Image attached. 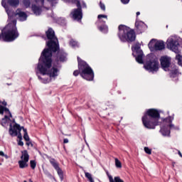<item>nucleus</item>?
I'll return each instance as SVG.
<instances>
[{
  "label": "nucleus",
  "mask_w": 182,
  "mask_h": 182,
  "mask_svg": "<svg viewBox=\"0 0 182 182\" xmlns=\"http://www.w3.org/2000/svg\"><path fill=\"white\" fill-rule=\"evenodd\" d=\"M102 18H104V19H106V21H107V15L99 14L97 16V19L100 21V22H102L104 23L98 26V29L99 31H100V32H102V33H107L109 28L106 25V21H103Z\"/></svg>",
  "instance_id": "nucleus-12"
},
{
  "label": "nucleus",
  "mask_w": 182,
  "mask_h": 182,
  "mask_svg": "<svg viewBox=\"0 0 182 182\" xmlns=\"http://www.w3.org/2000/svg\"><path fill=\"white\" fill-rule=\"evenodd\" d=\"M122 4H124V5H127V4H129L130 2V0H121Z\"/></svg>",
  "instance_id": "nucleus-39"
},
{
  "label": "nucleus",
  "mask_w": 182,
  "mask_h": 182,
  "mask_svg": "<svg viewBox=\"0 0 182 182\" xmlns=\"http://www.w3.org/2000/svg\"><path fill=\"white\" fill-rule=\"evenodd\" d=\"M160 132L164 136H168V137H170V129L168 128V126L166 124L161 127Z\"/></svg>",
  "instance_id": "nucleus-17"
},
{
  "label": "nucleus",
  "mask_w": 182,
  "mask_h": 182,
  "mask_svg": "<svg viewBox=\"0 0 182 182\" xmlns=\"http://www.w3.org/2000/svg\"><path fill=\"white\" fill-rule=\"evenodd\" d=\"M46 33L48 39H49L47 43L48 48L43 51L40 58L38 70L41 76L38 73L37 75L40 80H43L44 83H48L52 77L58 76V68H52V52L59 50V43L58 38L55 36V31L52 28H49Z\"/></svg>",
  "instance_id": "nucleus-1"
},
{
  "label": "nucleus",
  "mask_w": 182,
  "mask_h": 182,
  "mask_svg": "<svg viewBox=\"0 0 182 182\" xmlns=\"http://www.w3.org/2000/svg\"><path fill=\"white\" fill-rule=\"evenodd\" d=\"M160 62L162 69L167 72L168 68H170V65H171V58L168 56H162L160 58Z\"/></svg>",
  "instance_id": "nucleus-13"
},
{
  "label": "nucleus",
  "mask_w": 182,
  "mask_h": 182,
  "mask_svg": "<svg viewBox=\"0 0 182 182\" xmlns=\"http://www.w3.org/2000/svg\"><path fill=\"white\" fill-rule=\"evenodd\" d=\"M109 182H124L123 179L120 178L119 176H115L113 179V176L109 175V172H107Z\"/></svg>",
  "instance_id": "nucleus-18"
},
{
  "label": "nucleus",
  "mask_w": 182,
  "mask_h": 182,
  "mask_svg": "<svg viewBox=\"0 0 182 182\" xmlns=\"http://www.w3.org/2000/svg\"><path fill=\"white\" fill-rule=\"evenodd\" d=\"M43 171L44 174H46V176H50V173H49V171H48L47 169H43Z\"/></svg>",
  "instance_id": "nucleus-36"
},
{
  "label": "nucleus",
  "mask_w": 182,
  "mask_h": 182,
  "mask_svg": "<svg viewBox=\"0 0 182 182\" xmlns=\"http://www.w3.org/2000/svg\"><path fill=\"white\" fill-rule=\"evenodd\" d=\"M139 15H140V11L136 12V21L139 19Z\"/></svg>",
  "instance_id": "nucleus-47"
},
{
  "label": "nucleus",
  "mask_w": 182,
  "mask_h": 182,
  "mask_svg": "<svg viewBox=\"0 0 182 182\" xmlns=\"http://www.w3.org/2000/svg\"><path fill=\"white\" fill-rule=\"evenodd\" d=\"M79 73H80V71L77 70H75L73 73L74 76H77L79 75Z\"/></svg>",
  "instance_id": "nucleus-43"
},
{
  "label": "nucleus",
  "mask_w": 182,
  "mask_h": 182,
  "mask_svg": "<svg viewBox=\"0 0 182 182\" xmlns=\"http://www.w3.org/2000/svg\"><path fill=\"white\" fill-rule=\"evenodd\" d=\"M173 120H174V117L169 116L164 119V122L169 124L170 123H172Z\"/></svg>",
  "instance_id": "nucleus-26"
},
{
  "label": "nucleus",
  "mask_w": 182,
  "mask_h": 182,
  "mask_svg": "<svg viewBox=\"0 0 182 182\" xmlns=\"http://www.w3.org/2000/svg\"><path fill=\"white\" fill-rule=\"evenodd\" d=\"M23 132H24L23 139L26 140V141H29V136L28 135V132L26 131V129L23 128Z\"/></svg>",
  "instance_id": "nucleus-27"
},
{
  "label": "nucleus",
  "mask_w": 182,
  "mask_h": 182,
  "mask_svg": "<svg viewBox=\"0 0 182 182\" xmlns=\"http://www.w3.org/2000/svg\"><path fill=\"white\" fill-rule=\"evenodd\" d=\"M58 58H59V59H58V60H60V62H64V60H65V59H66V54L59 53Z\"/></svg>",
  "instance_id": "nucleus-24"
},
{
  "label": "nucleus",
  "mask_w": 182,
  "mask_h": 182,
  "mask_svg": "<svg viewBox=\"0 0 182 182\" xmlns=\"http://www.w3.org/2000/svg\"><path fill=\"white\" fill-rule=\"evenodd\" d=\"M11 85H12V84L7 83V85H8V86H11Z\"/></svg>",
  "instance_id": "nucleus-51"
},
{
  "label": "nucleus",
  "mask_w": 182,
  "mask_h": 182,
  "mask_svg": "<svg viewBox=\"0 0 182 182\" xmlns=\"http://www.w3.org/2000/svg\"><path fill=\"white\" fill-rule=\"evenodd\" d=\"M36 2H41V5H43V2L45 0H35Z\"/></svg>",
  "instance_id": "nucleus-44"
},
{
  "label": "nucleus",
  "mask_w": 182,
  "mask_h": 182,
  "mask_svg": "<svg viewBox=\"0 0 182 182\" xmlns=\"http://www.w3.org/2000/svg\"><path fill=\"white\" fill-rule=\"evenodd\" d=\"M148 47L150 50L153 52L154 50H163L166 48V45L163 41H158L156 42V40L152 39L148 44Z\"/></svg>",
  "instance_id": "nucleus-8"
},
{
  "label": "nucleus",
  "mask_w": 182,
  "mask_h": 182,
  "mask_svg": "<svg viewBox=\"0 0 182 182\" xmlns=\"http://www.w3.org/2000/svg\"><path fill=\"white\" fill-rule=\"evenodd\" d=\"M160 112L154 108L146 110L142 117V123L146 129H154L160 124Z\"/></svg>",
  "instance_id": "nucleus-2"
},
{
  "label": "nucleus",
  "mask_w": 182,
  "mask_h": 182,
  "mask_svg": "<svg viewBox=\"0 0 182 182\" xmlns=\"http://www.w3.org/2000/svg\"><path fill=\"white\" fill-rule=\"evenodd\" d=\"M4 111L7 113V114H9L10 117H12V114H11V112H9V109L6 107H4Z\"/></svg>",
  "instance_id": "nucleus-35"
},
{
  "label": "nucleus",
  "mask_w": 182,
  "mask_h": 182,
  "mask_svg": "<svg viewBox=\"0 0 182 182\" xmlns=\"http://www.w3.org/2000/svg\"><path fill=\"white\" fill-rule=\"evenodd\" d=\"M30 166L33 170L35 169V167H36V162L35 161H31Z\"/></svg>",
  "instance_id": "nucleus-31"
},
{
  "label": "nucleus",
  "mask_w": 182,
  "mask_h": 182,
  "mask_svg": "<svg viewBox=\"0 0 182 182\" xmlns=\"http://www.w3.org/2000/svg\"><path fill=\"white\" fill-rule=\"evenodd\" d=\"M4 107H0V114H4Z\"/></svg>",
  "instance_id": "nucleus-42"
},
{
  "label": "nucleus",
  "mask_w": 182,
  "mask_h": 182,
  "mask_svg": "<svg viewBox=\"0 0 182 182\" xmlns=\"http://www.w3.org/2000/svg\"><path fill=\"white\" fill-rule=\"evenodd\" d=\"M1 5H2V6H4V8L8 7V6H6V1H5V0L1 1Z\"/></svg>",
  "instance_id": "nucleus-38"
},
{
  "label": "nucleus",
  "mask_w": 182,
  "mask_h": 182,
  "mask_svg": "<svg viewBox=\"0 0 182 182\" xmlns=\"http://www.w3.org/2000/svg\"><path fill=\"white\" fill-rule=\"evenodd\" d=\"M15 16L19 18L20 21H26V18H28V16H26V13L21 11L20 9L16 11Z\"/></svg>",
  "instance_id": "nucleus-16"
},
{
  "label": "nucleus",
  "mask_w": 182,
  "mask_h": 182,
  "mask_svg": "<svg viewBox=\"0 0 182 182\" xmlns=\"http://www.w3.org/2000/svg\"><path fill=\"white\" fill-rule=\"evenodd\" d=\"M168 126V129H176V127H174V124L170 123L169 124H166Z\"/></svg>",
  "instance_id": "nucleus-37"
},
{
  "label": "nucleus",
  "mask_w": 182,
  "mask_h": 182,
  "mask_svg": "<svg viewBox=\"0 0 182 182\" xmlns=\"http://www.w3.org/2000/svg\"><path fill=\"white\" fill-rule=\"evenodd\" d=\"M159 59L157 58H151L150 60L146 61L144 68L148 72H151L154 73V72H159Z\"/></svg>",
  "instance_id": "nucleus-7"
},
{
  "label": "nucleus",
  "mask_w": 182,
  "mask_h": 182,
  "mask_svg": "<svg viewBox=\"0 0 182 182\" xmlns=\"http://www.w3.org/2000/svg\"><path fill=\"white\" fill-rule=\"evenodd\" d=\"M92 182H95L93 180H92Z\"/></svg>",
  "instance_id": "nucleus-56"
},
{
  "label": "nucleus",
  "mask_w": 182,
  "mask_h": 182,
  "mask_svg": "<svg viewBox=\"0 0 182 182\" xmlns=\"http://www.w3.org/2000/svg\"><path fill=\"white\" fill-rule=\"evenodd\" d=\"M23 4L26 8H28L31 5V1L29 0H24Z\"/></svg>",
  "instance_id": "nucleus-34"
},
{
  "label": "nucleus",
  "mask_w": 182,
  "mask_h": 182,
  "mask_svg": "<svg viewBox=\"0 0 182 182\" xmlns=\"http://www.w3.org/2000/svg\"><path fill=\"white\" fill-rule=\"evenodd\" d=\"M23 129V127H21V125L18 124H15L14 127L10 124L9 129V134H11L13 137L17 136L18 140H22V134H21V131Z\"/></svg>",
  "instance_id": "nucleus-9"
},
{
  "label": "nucleus",
  "mask_w": 182,
  "mask_h": 182,
  "mask_svg": "<svg viewBox=\"0 0 182 182\" xmlns=\"http://www.w3.org/2000/svg\"><path fill=\"white\" fill-rule=\"evenodd\" d=\"M0 156H1L2 157H6V159H8V156L5 155V154L2 151H0Z\"/></svg>",
  "instance_id": "nucleus-40"
},
{
  "label": "nucleus",
  "mask_w": 182,
  "mask_h": 182,
  "mask_svg": "<svg viewBox=\"0 0 182 182\" xmlns=\"http://www.w3.org/2000/svg\"><path fill=\"white\" fill-rule=\"evenodd\" d=\"M72 4H76L78 9H75L73 13V18L75 21H80L82 19V9L80 8V1L77 0H70Z\"/></svg>",
  "instance_id": "nucleus-10"
},
{
  "label": "nucleus",
  "mask_w": 182,
  "mask_h": 182,
  "mask_svg": "<svg viewBox=\"0 0 182 182\" xmlns=\"http://www.w3.org/2000/svg\"><path fill=\"white\" fill-rule=\"evenodd\" d=\"M136 60L138 63H140V64L144 63L143 52L142 53H137V56L136 57Z\"/></svg>",
  "instance_id": "nucleus-22"
},
{
  "label": "nucleus",
  "mask_w": 182,
  "mask_h": 182,
  "mask_svg": "<svg viewBox=\"0 0 182 182\" xmlns=\"http://www.w3.org/2000/svg\"><path fill=\"white\" fill-rule=\"evenodd\" d=\"M29 181H30V182H33V181H32V180H31V179H29Z\"/></svg>",
  "instance_id": "nucleus-52"
},
{
  "label": "nucleus",
  "mask_w": 182,
  "mask_h": 182,
  "mask_svg": "<svg viewBox=\"0 0 182 182\" xmlns=\"http://www.w3.org/2000/svg\"><path fill=\"white\" fill-rule=\"evenodd\" d=\"M132 50H134L136 53H141L143 52V50H141L140 49V45L139 44H135L134 46H133L132 48Z\"/></svg>",
  "instance_id": "nucleus-23"
},
{
  "label": "nucleus",
  "mask_w": 182,
  "mask_h": 182,
  "mask_svg": "<svg viewBox=\"0 0 182 182\" xmlns=\"http://www.w3.org/2000/svg\"><path fill=\"white\" fill-rule=\"evenodd\" d=\"M18 146H23V141H22V139L17 140Z\"/></svg>",
  "instance_id": "nucleus-41"
},
{
  "label": "nucleus",
  "mask_w": 182,
  "mask_h": 182,
  "mask_svg": "<svg viewBox=\"0 0 182 182\" xmlns=\"http://www.w3.org/2000/svg\"><path fill=\"white\" fill-rule=\"evenodd\" d=\"M63 143H65V144L69 143V139H65L63 140Z\"/></svg>",
  "instance_id": "nucleus-46"
},
{
  "label": "nucleus",
  "mask_w": 182,
  "mask_h": 182,
  "mask_svg": "<svg viewBox=\"0 0 182 182\" xmlns=\"http://www.w3.org/2000/svg\"><path fill=\"white\" fill-rule=\"evenodd\" d=\"M144 151L146 154H151V149L147 146L144 147Z\"/></svg>",
  "instance_id": "nucleus-32"
},
{
  "label": "nucleus",
  "mask_w": 182,
  "mask_h": 182,
  "mask_svg": "<svg viewBox=\"0 0 182 182\" xmlns=\"http://www.w3.org/2000/svg\"><path fill=\"white\" fill-rule=\"evenodd\" d=\"M78 60V69L80 76L85 80H92V68L87 63L82 60L79 57Z\"/></svg>",
  "instance_id": "nucleus-5"
},
{
  "label": "nucleus",
  "mask_w": 182,
  "mask_h": 182,
  "mask_svg": "<svg viewBox=\"0 0 182 182\" xmlns=\"http://www.w3.org/2000/svg\"><path fill=\"white\" fill-rule=\"evenodd\" d=\"M117 36L121 42L132 43L136 41V31L134 29L130 28V27L120 24L118 26Z\"/></svg>",
  "instance_id": "nucleus-3"
},
{
  "label": "nucleus",
  "mask_w": 182,
  "mask_h": 182,
  "mask_svg": "<svg viewBox=\"0 0 182 182\" xmlns=\"http://www.w3.org/2000/svg\"><path fill=\"white\" fill-rule=\"evenodd\" d=\"M50 163L52 164L53 167L56 170L61 181H63V171L59 167V164H58V162L54 159H50Z\"/></svg>",
  "instance_id": "nucleus-14"
},
{
  "label": "nucleus",
  "mask_w": 182,
  "mask_h": 182,
  "mask_svg": "<svg viewBox=\"0 0 182 182\" xmlns=\"http://www.w3.org/2000/svg\"><path fill=\"white\" fill-rule=\"evenodd\" d=\"M50 2H53L55 0H48Z\"/></svg>",
  "instance_id": "nucleus-50"
},
{
  "label": "nucleus",
  "mask_w": 182,
  "mask_h": 182,
  "mask_svg": "<svg viewBox=\"0 0 182 182\" xmlns=\"http://www.w3.org/2000/svg\"><path fill=\"white\" fill-rule=\"evenodd\" d=\"M19 0H7V4L12 8H18L19 6Z\"/></svg>",
  "instance_id": "nucleus-19"
},
{
  "label": "nucleus",
  "mask_w": 182,
  "mask_h": 182,
  "mask_svg": "<svg viewBox=\"0 0 182 182\" xmlns=\"http://www.w3.org/2000/svg\"><path fill=\"white\" fill-rule=\"evenodd\" d=\"M95 77V73H93V70H92V80H93Z\"/></svg>",
  "instance_id": "nucleus-48"
},
{
  "label": "nucleus",
  "mask_w": 182,
  "mask_h": 182,
  "mask_svg": "<svg viewBox=\"0 0 182 182\" xmlns=\"http://www.w3.org/2000/svg\"><path fill=\"white\" fill-rule=\"evenodd\" d=\"M85 177L87 178H88L89 181L90 182H92V174L87 173V172H85Z\"/></svg>",
  "instance_id": "nucleus-30"
},
{
  "label": "nucleus",
  "mask_w": 182,
  "mask_h": 182,
  "mask_svg": "<svg viewBox=\"0 0 182 182\" xmlns=\"http://www.w3.org/2000/svg\"><path fill=\"white\" fill-rule=\"evenodd\" d=\"M29 161V154L28 151L24 150L21 151V160L18 161L20 168H25L28 167V162Z\"/></svg>",
  "instance_id": "nucleus-11"
},
{
  "label": "nucleus",
  "mask_w": 182,
  "mask_h": 182,
  "mask_svg": "<svg viewBox=\"0 0 182 182\" xmlns=\"http://www.w3.org/2000/svg\"><path fill=\"white\" fill-rule=\"evenodd\" d=\"M115 166L117 168H122V162L117 158L115 159Z\"/></svg>",
  "instance_id": "nucleus-29"
},
{
  "label": "nucleus",
  "mask_w": 182,
  "mask_h": 182,
  "mask_svg": "<svg viewBox=\"0 0 182 182\" xmlns=\"http://www.w3.org/2000/svg\"><path fill=\"white\" fill-rule=\"evenodd\" d=\"M100 6L102 11H106V6L105 5V4L102 3V1L100 2Z\"/></svg>",
  "instance_id": "nucleus-33"
},
{
  "label": "nucleus",
  "mask_w": 182,
  "mask_h": 182,
  "mask_svg": "<svg viewBox=\"0 0 182 182\" xmlns=\"http://www.w3.org/2000/svg\"><path fill=\"white\" fill-rule=\"evenodd\" d=\"M167 46L171 50L176 53V60H178V64L182 66V55H180L181 51L180 49H178V48H180L178 41L171 38L168 41Z\"/></svg>",
  "instance_id": "nucleus-6"
},
{
  "label": "nucleus",
  "mask_w": 182,
  "mask_h": 182,
  "mask_svg": "<svg viewBox=\"0 0 182 182\" xmlns=\"http://www.w3.org/2000/svg\"><path fill=\"white\" fill-rule=\"evenodd\" d=\"M32 11L34 12L35 15L38 16V15H41V12H42V9H41V7L36 5H33Z\"/></svg>",
  "instance_id": "nucleus-21"
},
{
  "label": "nucleus",
  "mask_w": 182,
  "mask_h": 182,
  "mask_svg": "<svg viewBox=\"0 0 182 182\" xmlns=\"http://www.w3.org/2000/svg\"><path fill=\"white\" fill-rule=\"evenodd\" d=\"M70 45L72 46V48H77L79 47V43H77L76 41L72 39L70 41Z\"/></svg>",
  "instance_id": "nucleus-25"
},
{
  "label": "nucleus",
  "mask_w": 182,
  "mask_h": 182,
  "mask_svg": "<svg viewBox=\"0 0 182 182\" xmlns=\"http://www.w3.org/2000/svg\"><path fill=\"white\" fill-rule=\"evenodd\" d=\"M8 15H9V12L7 11Z\"/></svg>",
  "instance_id": "nucleus-54"
},
{
  "label": "nucleus",
  "mask_w": 182,
  "mask_h": 182,
  "mask_svg": "<svg viewBox=\"0 0 182 182\" xmlns=\"http://www.w3.org/2000/svg\"><path fill=\"white\" fill-rule=\"evenodd\" d=\"M26 146H32V142L28 141L26 142Z\"/></svg>",
  "instance_id": "nucleus-45"
},
{
  "label": "nucleus",
  "mask_w": 182,
  "mask_h": 182,
  "mask_svg": "<svg viewBox=\"0 0 182 182\" xmlns=\"http://www.w3.org/2000/svg\"><path fill=\"white\" fill-rule=\"evenodd\" d=\"M2 35L4 41L6 42H12L19 36L18 30L16 29V21L14 20L9 23L2 31Z\"/></svg>",
  "instance_id": "nucleus-4"
},
{
  "label": "nucleus",
  "mask_w": 182,
  "mask_h": 182,
  "mask_svg": "<svg viewBox=\"0 0 182 182\" xmlns=\"http://www.w3.org/2000/svg\"><path fill=\"white\" fill-rule=\"evenodd\" d=\"M135 28L138 33H143L144 29L146 28V23H144L143 21H139L136 20Z\"/></svg>",
  "instance_id": "nucleus-15"
},
{
  "label": "nucleus",
  "mask_w": 182,
  "mask_h": 182,
  "mask_svg": "<svg viewBox=\"0 0 182 182\" xmlns=\"http://www.w3.org/2000/svg\"><path fill=\"white\" fill-rule=\"evenodd\" d=\"M170 77L174 79V77H177L178 76V69L176 67H174L173 70H171L169 73Z\"/></svg>",
  "instance_id": "nucleus-20"
},
{
  "label": "nucleus",
  "mask_w": 182,
  "mask_h": 182,
  "mask_svg": "<svg viewBox=\"0 0 182 182\" xmlns=\"http://www.w3.org/2000/svg\"><path fill=\"white\" fill-rule=\"evenodd\" d=\"M0 166H2V164L0 163Z\"/></svg>",
  "instance_id": "nucleus-55"
},
{
  "label": "nucleus",
  "mask_w": 182,
  "mask_h": 182,
  "mask_svg": "<svg viewBox=\"0 0 182 182\" xmlns=\"http://www.w3.org/2000/svg\"><path fill=\"white\" fill-rule=\"evenodd\" d=\"M178 156H180V157H181V159H182V154H181V151H178Z\"/></svg>",
  "instance_id": "nucleus-49"
},
{
  "label": "nucleus",
  "mask_w": 182,
  "mask_h": 182,
  "mask_svg": "<svg viewBox=\"0 0 182 182\" xmlns=\"http://www.w3.org/2000/svg\"><path fill=\"white\" fill-rule=\"evenodd\" d=\"M9 120V117H8V115H5L4 118L1 119V125L5 126V124L8 123Z\"/></svg>",
  "instance_id": "nucleus-28"
},
{
  "label": "nucleus",
  "mask_w": 182,
  "mask_h": 182,
  "mask_svg": "<svg viewBox=\"0 0 182 182\" xmlns=\"http://www.w3.org/2000/svg\"><path fill=\"white\" fill-rule=\"evenodd\" d=\"M84 6L86 7V4H84Z\"/></svg>",
  "instance_id": "nucleus-53"
}]
</instances>
